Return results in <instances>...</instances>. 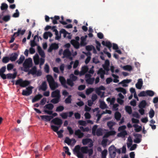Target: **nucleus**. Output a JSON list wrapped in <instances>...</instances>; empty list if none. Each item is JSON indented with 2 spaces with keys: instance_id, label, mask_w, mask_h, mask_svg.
<instances>
[{
  "instance_id": "f257e3e1",
  "label": "nucleus",
  "mask_w": 158,
  "mask_h": 158,
  "mask_svg": "<svg viewBox=\"0 0 158 158\" xmlns=\"http://www.w3.org/2000/svg\"><path fill=\"white\" fill-rule=\"evenodd\" d=\"M88 148L87 146L80 147L79 145L76 146L73 149L75 154H77V156L78 158H83V154L88 153Z\"/></svg>"
},
{
  "instance_id": "f03ea898",
  "label": "nucleus",
  "mask_w": 158,
  "mask_h": 158,
  "mask_svg": "<svg viewBox=\"0 0 158 158\" xmlns=\"http://www.w3.org/2000/svg\"><path fill=\"white\" fill-rule=\"evenodd\" d=\"M31 83L30 81L25 80L24 81L21 78L17 80L15 83L16 85H19L22 87H25Z\"/></svg>"
},
{
  "instance_id": "7ed1b4c3",
  "label": "nucleus",
  "mask_w": 158,
  "mask_h": 158,
  "mask_svg": "<svg viewBox=\"0 0 158 158\" xmlns=\"http://www.w3.org/2000/svg\"><path fill=\"white\" fill-rule=\"evenodd\" d=\"M108 149L110 158H114L116 154V147L114 145H112Z\"/></svg>"
},
{
  "instance_id": "20e7f679",
  "label": "nucleus",
  "mask_w": 158,
  "mask_h": 158,
  "mask_svg": "<svg viewBox=\"0 0 158 158\" xmlns=\"http://www.w3.org/2000/svg\"><path fill=\"white\" fill-rule=\"evenodd\" d=\"M33 87L32 86H30L26 88L27 90H23L22 93V95L23 96H28L32 93V89Z\"/></svg>"
},
{
  "instance_id": "39448f33",
  "label": "nucleus",
  "mask_w": 158,
  "mask_h": 158,
  "mask_svg": "<svg viewBox=\"0 0 158 158\" xmlns=\"http://www.w3.org/2000/svg\"><path fill=\"white\" fill-rule=\"evenodd\" d=\"M63 56L62 58H66L71 60L72 59V58L71 56V53L69 49L67 48L65 49L63 52Z\"/></svg>"
},
{
  "instance_id": "423d86ee",
  "label": "nucleus",
  "mask_w": 158,
  "mask_h": 158,
  "mask_svg": "<svg viewBox=\"0 0 158 158\" xmlns=\"http://www.w3.org/2000/svg\"><path fill=\"white\" fill-rule=\"evenodd\" d=\"M24 68H30L32 65V60L31 58L26 59L23 64Z\"/></svg>"
},
{
  "instance_id": "0eeeda50",
  "label": "nucleus",
  "mask_w": 158,
  "mask_h": 158,
  "mask_svg": "<svg viewBox=\"0 0 158 158\" xmlns=\"http://www.w3.org/2000/svg\"><path fill=\"white\" fill-rule=\"evenodd\" d=\"M59 80L62 86L65 89H68V87L66 85V81L64 77L62 76H60Z\"/></svg>"
},
{
  "instance_id": "6e6552de",
  "label": "nucleus",
  "mask_w": 158,
  "mask_h": 158,
  "mask_svg": "<svg viewBox=\"0 0 158 158\" xmlns=\"http://www.w3.org/2000/svg\"><path fill=\"white\" fill-rule=\"evenodd\" d=\"M51 97L52 98H60L61 95L60 90L56 89L52 91L51 94Z\"/></svg>"
},
{
  "instance_id": "1a4fd4ad",
  "label": "nucleus",
  "mask_w": 158,
  "mask_h": 158,
  "mask_svg": "<svg viewBox=\"0 0 158 158\" xmlns=\"http://www.w3.org/2000/svg\"><path fill=\"white\" fill-rule=\"evenodd\" d=\"M6 71V67L3 66L0 69V76L3 80L6 79V75L4 74Z\"/></svg>"
},
{
  "instance_id": "9d476101",
  "label": "nucleus",
  "mask_w": 158,
  "mask_h": 158,
  "mask_svg": "<svg viewBox=\"0 0 158 158\" xmlns=\"http://www.w3.org/2000/svg\"><path fill=\"white\" fill-rule=\"evenodd\" d=\"M51 122L60 127L62 123V120L58 118H56L52 119L51 121Z\"/></svg>"
},
{
  "instance_id": "9b49d317",
  "label": "nucleus",
  "mask_w": 158,
  "mask_h": 158,
  "mask_svg": "<svg viewBox=\"0 0 158 158\" xmlns=\"http://www.w3.org/2000/svg\"><path fill=\"white\" fill-rule=\"evenodd\" d=\"M133 135L135 137V139L134 140V142L138 143H140L141 141L142 135L139 134H134Z\"/></svg>"
},
{
  "instance_id": "f8f14e48",
  "label": "nucleus",
  "mask_w": 158,
  "mask_h": 158,
  "mask_svg": "<svg viewBox=\"0 0 158 158\" xmlns=\"http://www.w3.org/2000/svg\"><path fill=\"white\" fill-rule=\"evenodd\" d=\"M74 134L79 139L81 138L84 136V133L82 132L79 129L75 131Z\"/></svg>"
},
{
  "instance_id": "ddd939ff",
  "label": "nucleus",
  "mask_w": 158,
  "mask_h": 158,
  "mask_svg": "<svg viewBox=\"0 0 158 158\" xmlns=\"http://www.w3.org/2000/svg\"><path fill=\"white\" fill-rule=\"evenodd\" d=\"M49 85L51 89L53 90H55L59 86L58 83L56 82H55V81L50 83Z\"/></svg>"
},
{
  "instance_id": "4468645a",
  "label": "nucleus",
  "mask_w": 158,
  "mask_h": 158,
  "mask_svg": "<svg viewBox=\"0 0 158 158\" xmlns=\"http://www.w3.org/2000/svg\"><path fill=\"white\" fill-rule=\"evenodd\" d=\"M40 117L42 120L46 122L50 121L53 118V116L46 115H41Z\"/></svg>"
},
{
  "instance_id": "2eb2a0df",
  "label": "nucleus",
  "mask_w": 158,
  "mask_h": 158,
  "mask_svg": "<svg viewBox=\"0 0 158 158\" xmlns=\"http://www.w3.org/2000/svg\"><path fill=\"white\" fill-rule=\"evenodd\" d=\"M87 37V35H85V36H82L81 37L80 45L81 46H84L87 44L86 42V38Z\"/></svg>"
},
{
  "instance_id": "dca6fc26",
  "label": "nucleus",
  "mask_w": 158,
  "mask_h": 158,
  "mask_svg": "<svg viewBox=\"0 0 158 158\" xmlns=\"http://www.w3.org/2000/svg\"><path fill=\"white\" fill-rule=\"evenodd\" d=\"M143 85V81L141 78L138 80L137 82L135 84L136 87L138 89H141Z\"/></svg>"
},
{
  "instance_id": "f3484780",
  "label": "nucleus",
  "mask_w": 158,
  "mask_h": 158,
  "mask_svg": "<svg viewBox=\"0 0 158 158\" xmlns=\"http://www.w3.org/2000/svg\"><path fill=\"white\" fill-rule=\"evenodd\" d=\"M17 74V72H15L13 74L9 73L7 74L6 75V78L10 79L11 78L14 79L15 78Z\"/></svg>"
},
{
  "instance_id": "a211bd4d",
  "label": "nucleus",
  "mask_w": 158,
  "mask_h": 158,
  "mask_svg": "<svg viewBox=\"0 0 158 158\" xmlns=\"http://www.w3.org/2000/svg\"><path fill=\"white\" fill-rule=\"evenodd\" d=\"M47 85L46 81L43 82L41 85L40 86L39 90H42L43 91H45L47 89Z\"/></svg>"
},
{
  "instance_id": "6ab92c4d",
  "label": "nucleus",
  "mask_w": 158,
  "mask_h": 158,
  "mask_svg": "<svg viewBox=\"0 0 158 158\" xmlns=\"http://www.w3.org/2000/svg\"><path fill=\"white\" fill-rule=\"evenodd\" d=\"M37 72V68L36 66L33 67L28 72V74H31L32 75H34L36 74Z\"/></svg>"
},
{
  "instance_id": "aec40b11",
  "label": "nucleus",
  "mask_w": 158,
  "mask_h": 158,
  "mask_svg": "<svg viewBox=\"0 0 158 158\" xmlns=\"http://www.w3.org/2000/svg\"><path fill=\"white\" fill-rule=\"evenodd\" d=\"M39 55L42 57L44 58L45 57V54L44 51L42 50L41 48L38 46L37 47Z\"/></svg>"
},
{
  "instance_id": "412c9836",
  "label": "nucleus",
  "mask_w": 158,
  "mask_h": 158,
  "mask_svg": "<svg viewBox=\"0 0 158 158\" xmlns=\"http://www.w3.org/2000/svg\"><path fill=\"white\" fill-rule=\"evenodd\" d=\"M42 97V95L41 94H38L35 96L32 100V102H34L38 101Z\"/></svg>"
},
{
  "instance_id": "4be33fe9",
  "label": "nucleus",
  "mask_w": 158,
  "mask_h": 158,
  "mask_svg": "<svg viewBox=\"0 0 158 158\" xmlns=\"http://www.w3.org/2000/svg\"><path fill=\"white\" fill-rule=\"evenodd\" d=\"M102 45L106 46L109 49L111 48L112 46V44L109 41H106L105 42L104 41H102Z\"/></svg>"
},
{
  "instance_id": "5701e85b",
  "label": "nucleus",
  "mask_w": 158,
  "mask_h": 158,
  "mask_svg": "<svg viewBox=\"0 0 158 158\" xmlns=\"http://www.w3.org/2000/svg\"><path fill=\"white\" fill-rule=\"evenodd\" d=\"M147 105L146 102L145 100H142L139 105V108H145Z\"/></svg>"
},
{
  "instance_id": "b1692460",
  "label": "nucleus",
  "mask_w": 158,
  "mask_h": 158,
  "mask_svg": "<svg viewBox=\"0 0 158 158\" xmlns=\"http://www.w3.org/2000/svg\"><path fill=\"white\" fill-rule=\"evenodd\" d=\"M89 70V68L87 66H84L81 68V75H84L87 73Z\"/></svg>"
},
{
  "instance_id": "393cba45",
  "label": "nucleus",
  "mask_w": 158,
  "mask_h": 158,
  "mask_svg": "<svg viewBox=\"0 0 158 158\" xmlns=\"http://www.w3.org/2000/svg\"><path fill=\"white\" fill-rule=\"evenodd\" d=\"M115 90L118 92L122 93L124 94H125L127 93L126 90L125 89L123 88L119 87L115 89Z\"/></svg>"
},
{
  "instance_id": "a878e982",
  "label": "nucleus",
  "mask_w": 158,
  "mask_h": 158,
  "mask_svg": "<svg viewBox=\"0 0 158 158\" xmlns=\"http://www.w3.org/2000/svg\"><path fill=\"white\" fill-rule=\"evenodd\" d=\"M36 37L37 38L38 40H39V38L38 35H35V36L34 37L33 40L31 41V47H33L37 45V44L35 41V40Z\"/></svg>"
},
{
  "instance_id": "bb28decb",
  "label": "nucleus",
  "mask_w": 158,
  "mask_h": 158,
  "mask_svg": "<svg viewBox=\"0 0 158 158\" xmlns=\"http://www.w3.org/2000/svg\"><path fill=\"white\" fill-rule=\"evenodd\" d=\"M114 117L117 121H119L121 117V114L119 112H116L114 114Z\"/></svg>"
},
{
  "instance_id": "cd10ccee",
  "label": "nucleus",
  "mask_w": 158,
  "mask_h": 158,
  "mask_svg": "<svg viewBox=\"0 0 158 158\" xmlns=\"http://www.w3.org/2000/svg\"><path fill=\"white\" fill-rule=\"evenodd\" d=\"M47 80L49 84L54 81L53 78L52 76L50 75H47L46 76Z\"/></svg>"
},
{
  "instance_id": "c85d7f7f",
  "label": "nucleus",
  "mask_w": 158,
  "mask_h": 158,
  "mask_svg": "<svg viewBox=\"0 0 158 158\" xmlns=\"http://www.w3.org/2000/svg\"><path fill=\"white\" fill-rule=\"evenodd\" d=\"M90 141H91V139L90 138H85L82 140V143L83 145H85L89 143Z\"/></svg>"
},
{
  "instance_id": "c756f323",
  "label": "nucleus",
  "mask_w": 158,
  "mask_h": 158,
  "mask_svg": "<svg viewBox=\"0 0 158 158\" xmlns=\"http://www.w3.org/2000/svg\"><path fill=\"white\" fill-rule=\"evenodd\" d=\"M54 107L53 105L51 103L47 104L45 105L44 108L48 109L49 110H52Z\"/></svg>"
},
{
  "instance_id": "7c9ffc66",
  "label": "nucleus",
  "mask_w": 158,
  "mask_h": 158,
  "mask_svg": "<svg viewBox=\"0 0 158 158\" xmlns=\"http://www.w3.org/2000/svg\"><path fill=\"white\" fill-rule=\"evenodd\" d=\"M72 95H69L68 97L66 98L64 102L66 104H70L71 103L72 99H71Z\"/></svg>"
},
{
  "instance_id": "2f4dec72",
  "label": "nucleus",
  "mask_w": 158,
  "mask_h": 158,
  "mask_svg": "<svg viewBox=\"0 0 158 158\" xmlns=\"http://www.w3.org/2000/svg\"><path fill=\"white\" fill-rule=\"evenodd\" d=\"M53 98L51 100L50 102L54 104L58 103L60 100V98Z\"/></svg>"
},
{
  "instance_id": "473e14b6",
  "label": "nucleus",
  "mask_w": 158,
  "mask_h": 158,
  "mask_svg": "<svg viewBox=\"0 0 158 158\" xmlns=\"http://www.w3.org/2000/svg\"><path fill=\"white\" fill-rule=\"evenodd\" d=\"M66 83L69 86L71 87H73L74 85V83L73 81L70 78L67 79L66 81Z\"/></svg>"
},
{
  "instance_id": "72a5a7b5",
  "label": "nucleus",
  "mask_w": 158,
  "mask_h": 158,
  "mask_svg": "<svg viewBox=\"0 0 158 158\" xmlns=\"http://www.w3.org/2000/svg\"><path fill=\"white\" fill-rule=\"evenodd\" d=\"M8 8V5L6 3H3L1 4L0 8L1 10H6Z\"/></svg>"
},
{
  "instance_id": "f704fd0d",
  "label": "nucleus",
  "mask_w": 158,
  "mask_h": 158,
  "mask_svg": "<svg viewBox=\"0 0 158 158\" xmlns=\"http://www.w3.org/2000/svg\"><path fill=\"white\" fill-rule=\"evenodd\" d=\"M116 123L112 121L108 122L107 123V125L110 129H112V127Z\"/></svg>"
},
{
  "instance_id": "c9c22d12",
  "label": "nucleus",
  "mask_w": 158,
  "mask_h": 158,
  "mask_svg": "<svg viewBox=\"0 0 158 158\" xmlns=\"http://www.w3.org/2000/svg\"><path fill=\"white\" fill-rule=\"evenodd\" d=\"M18 55L16 53H15L14 54V55L11 56L9 58L10 60L11 61H15L18 57Z\"/></svg>"
},
{
  "instance_id": "e433bc0d",
  "label": "nucleus",
  "mask_w": 158,
  "mask_h": 158,
  "mask_svg": "<svg viewBox=\"0 0 158 158\" xmlns=\"http://www.w3.org/2000/svg\"><path fill=\"white\" fill-rule=\"evenodd\" d=\"M125 109L126 111L129 114H131L132 113V110L131 106H125Z\"/></svg>"
},
{
  "instance_id": "4c0bfd02",
  "label": "nucleus",
  "mask_w": 158,
  "mask_h": 158,
  "mask_svg": "<svg viewBox=\"0 0 158 158\" xmlns=\"http://www.w3.org/2000/svg\"><path fill=\"white\" fill-rule=\"evenodd\" d=\"M127 131L125 130H124L121 132L120 133H118V136L119 137H124L125 135H127Z\"/></svg>"
},
{
  "instance_id": "58836bf2",
  "label": "nucleus",
  "mask_w": 158,
  "mask_h": 158,
  "mask_svg": "<svg viewBox=\"0 0 158 158\" xmlns=\"http://www.w3.org/2000/svg\"><path fill=\"white\" fill-rule=\"evenodd\" d=\"M123 68L124 70H127L129 71H130L132 69V66L131 65H127L123 66Z\"/></svg>"
},
{
  "instance_id": "ea45409f",
  "label": "nucleus",
  "mask_w": 158,
  "mask_h": 158,
  "mask_svg": "<svg viewBox=\"0 0 158 158\" xmlns=\"http://www.w3.org/2000/svg\"><path fill=\"white\" fill-rule=\"evenodd\" d=\"M10 19V15H6L4 16L2 18V20L5 22H7L9 21Z\"/></svg>"
},
{
  "instance_id": "a19ab883",
  "label": "nucleus",
  "mask_w": 158,
  "mask_h": 158,
  "mask_svg": "<svg viewBox=\"0 0 158 158\" xmlns=\"http://www.w3.org/2000/svg\"><path fill=\"white\" fill-rule=\"evenodd\" d=\"M95 79L94 78H89L86 80L87 83L90 85H92L93 84L94 81Z\"/></svg>"
},
{
  "instance_id": "79ce46f5",
  "label": "nucleus",
  "mask_w": 158,
  "mask_h": 158,
  "mask_svg": "<svg viewBox=\"0 0 158 158\" xmlns=\"http://www.w3.org/2000/svg\"><path fill=\"white\" fill-rule=\"evenodd\" d=\"M25 59V57L23 55H21L19 59L17 61L19 64H22Z\"/></svg>"
},
{
  "instance_id": "37998d69",
  "label": "nucleus",
  "mask_w": 158,
  "mask_h": 158,
  "mask_svg": "<svg viewBox=\"0 0 158 158\" xmlns=\"http://www.w3.org/2000/svg\"><path fill=\"white\" fill-rule=\"evenodd\" d=\"M60 19V17L59 16L55 15L54 16V19L53 20L52 22L54 24H56L58 23L57 20Z\"/></svg>"
},
{
  "instance_id": "c03bdc74",
  "label": "nucleus",
  "mask_w": 158,
  "mask_h": 158,
  "mask_svg": "<svg viewBox=\"0 0 158 158\" xmlns=\"http://www.w3.org/2000/svg\"><path fill=\"white\" fill-rule=\"evenodd\" d=\"M68 112H63L60 114V116L64 119H66L68 117Z\"/></svg>"
},
{
  "instance_id": "a18cd8bd",
  "label": "nucleus",
  "mask_w": 158,
  "mask_h": 158,
  "mask_svg": "<svg viewBox=\"0 0 158 158\" xmlns=\"http://www.w3.org/2000/svg\"><path fill=\"white\" fill-rule=\"evenodd\" d=\"M64 109V107L63 106H60L56 108V111L57 112H61Z\"/></svg>"
},
{
  "instance_id": "49530a36",
  "label": "nucleus",
  "mask_w": 158,
  "mask_h": 158,
  "mask_svg": "<svg viewBox=\"0 0 158 158\" xmlns=\"http://www.w3.org/2000/svg\"><path fill=\"white\" fill-rule=\"evenodd\" d=\"M60 126H57L53 125L51 126V128L55 132H57Z\"/></svg>"
},
{
  "instance_id": "de8ad7c7",
  "label": "nucleus",
  "mask_w": 158,
  "mask_h": 158,
  "mask_svg": "<svg viewBox=\"0 0 158 158\" xmlns=\"http://www.w3.org/2000/svg\"><path fill=\"white\" fill-rule=\"evenodd\" d=\"M94 90V89L93 88H89L87 89L86 90L85 93L86 95H89Z\"/></svg>"
},
{
  "instance_id": "09e8293b",
  "label": "nucleus",
  "mask_w": 158,
  "mask_h": 158,
  "mask_svg": "<svg viewBox=\"0 0 158 158\" xmlns=\"http://www.w3.org/2000/svg\"><path fill=\"white\" fill-rule=\"evenodd\" d=\"M96 135L98 136H100L102 135V133L101 128H98L96 132Z\"/></svg>"
},
{
  "instance_id": "8fccbe9b",
  "label": "nucleus",
  "mask_w": 158,
  "mask_h": 158,
  "mask_svg": "<svg viewBox=\"0 0 158 158\" xmlns=\"http://www.w3.org/2000/svg\"><path fill=\"white\" fill-rule=\"evenodd\" d=\"M146 94L147 96L152 97L154 95V92L151 90H146Z\"/></svg>"
},
{
  "instance_id": "3c124183",
  "label": "nucleus",
  "mask_w": 158,
  "mask_h": 158,
  "mask_svg": "<svg viewBox=\"0 0 158 158\" xmlns=\"http://www.w3.org/2000/svg\"><path fill=\"white\" fill-rule=\"evenodd\" d=\"M80 130H81V131L82 132H88L89 131V128L88 127H86L84 128L83 126H80L79 127Z\"/></svg>"
},
{
  "instance_id": "603ef678",
  "label": "nucleus",
  "mask_w": 158,
  "mask_h": 158,
  "mask_svg": "<svg viewBox=\"0 0 158 158\" xmlns=\"http://www.w3.org/2000/svg\"><path fill=\"white\" fill-rule=\"evenodd\" d=\"M112 76L114 78L113 80L114 82L118 83L119 82V80L118 79V78H119V77L118 76L114 74H112Z\"/></svg>"
},
{
  "instance_id": "864d4df0",
  "label": "nucleus",
  "mask_w": 158,
  "mask_h": 158,
  "mask_svg": "<svg viewBox=\"0 0 158 158\" xmlns=\"http://www.w3.org/2000/svg\"><path fill=\"white\" fill-rule=\"evenodd\" d=\"M107 107L106 105L104 102H101L100 104V107L102 109H104Z\"/></svg>"
},
{
  "instance_id": "5fc2aeb1",
  "label": "nucleus",
  "mask_w": 158,
  "mask_h": 158,
  "mask_svg": "<svg viewBox=\"0 0 158 158\" xmlns=\"http://www.w3.org/2000/svg\"><path fill=\"white\" fill-rule=\"evenodd\" d=\"M149 116L151 118H152L154 116L155 112L152 109H151L149 113Z\"/></svg>"
},
{
  "instance_id": "6e6d98bb",
  "label": "nucleus",
  "mask_w": 158,
  "mask_h": 158,
  "mask_svg": "<svg viewBox=\"0 0 158 158\" xmlns=\"http://www.w3.org/2000/svg\"><path fill=\"white\" fill-rule=\"evenodd\" d=\"M60 32L61 34H63L64 37H65L67 34H69V33L67 31L64 29H62L60 31Z\"/></svg>"
},
{
  "instance_id": "4d7b16f0",
  "label": "nucleus",
  "mask_w": 158,
  "mask_h": 158,
  "mask_svg": "<svg viewBox=\"0 0 158 158\" xmlns=\"http://www.w3.org/2000/svg\"><path fill=\"white\" fill-rule=\"evenodd\" d=\"M95 43L97 44L96 46V49L98 51H100V48L101 46V44L97 40H96Z\"/></svg>"
},
{
  "instance_id": "13d9d810",
  "label": "nucleus",
  "mask_w": 158,
  "mask_h": 158,
  "mask_svg": "<svg viewBox=\"0 0 158 158\" xmlns=\"http://www.w3.org/2000/svg\"><path fill=\"white\" fill-rule=\"evenodd\" d=\"M98 126L96 125H94L92 129V134L94 135H96V131L97 129Z\"/></svg>"
},
{
  "instance_id": "bf43d9fd",
  "label": "nucleus",
  "mask_w": 158,
  "mask_h": 158,
  "mask_svg": "<svg viewBox=\"0 0 158 158\" xmlns=\"http://www.w3.org/2000/svg\"><path fill=\"white\" fill-rule=\"evenodd\" d=\"M10 60L8 56H5L3 57L2 62L4 63H8Z\"/></svg>"
},
{
  "instance_id": "052dcab7",
  "label": "nucleus",
  "mask_w": 158,
  "mask_h": 158,
  "mask_svg": "<svg viewBox=\"0 0 158 158\" xmlns=\"http://www.w3.org/2000/svg\"><path fill=\"white\" fill-rule=\"evenodd\" d=\"M139 97L147 96L146 91H141L138 95Z\"/></svg>"
},
{
  "instance_id": "680f3d73",
  "label": "nucleus",
  "mask_w": 158,
  "mask_h": 158,
  "mask_svg": "<svg viewBox=\"0 0 158 158\" xmlns=\"http://www.w3.org/2000/svg\"><path fill=\"white\" fill-rule=\"evenodd\" d=\"M70 79L74 81L77 79V76H74L73 74H71L70 75Z\"/></svg>"
},
{
  "instance_id": "e2e57ef3",
  "label": "nucleus",
  "mask_w": 158,
  "mask_h": 158,
  "mask_svg": "<svg viewBox=\"0 0 158 158\" xmlns=\"http://www.w3.org/2000/svg\"><path fill=\"white\" fill-rule=\"evenodd\" d=\"M107 141L108 140L107 139H103L102 140L101 144L102 145L104 148L107 145Z\"/></svg>"
},
{
  "instance_id": "0e129e2a",
  "label": "nucleus",
  "mask_w": 158,
  "mask_h": 158,
  "mask_svg": "<svg viewBox=\"0 0 158 158\" xmlns=\"http://www.w3.org/2000/svg\"><path fill=\"white\" fill-rule=\"evenodd\" d=\"M78 123L80 125L85 126L87 123L86 121L83 120H79L78 121Z\"/></svg>"
},
{
  "instance_id": "69168bd1",
  "label": "nucleus",
  "mask_w": 158,
  "mask_h": 158,
  "mask_svg": "<svg viewBox=\"0 0 158 158\" xmlns=\"http://www.w3.org/2000/svg\"><path fill=\"white\" fill-rule=\"evenodd\" d=\"M105 71L102 68H100L97 72L98 74H105Z\"/></svg>"
},
{
  "instance_id": "338daca9",
  "label": "nucleus",
  "mask_w": 158,
  "mask_h": 158,
  "mask_svg": "<svg viewBox=\"0 0 158 158\" xmlns=\"http://www.w3.org/2000/svg\"><path fill=\"white\" fill-rule=\"evenodd\" d=\"M14 65L12 64H9L7 65V68L8 71L12 70L14 68Z\"/></svg>"
},
{
  "instance_id": "774afa93",
  "label": "nucleus",
  "mask_w": 158,
  "mask_h": 158,
  "mask_svg": "<svg viewBox=\"0 0 158 158\" xmlns=\"http://www.w3.org/2000/svg\"><path fill=\"white\" fill-rule=\"evenodd\" d=\"M107 152V150L106 149L104 150L102 153V158H106Z\"/></svg>"
}]
</instances>
